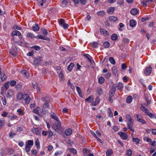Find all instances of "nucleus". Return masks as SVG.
Returning a JSON list of instances; mask_svg holds the SVG:
<instances>
[{"instance_id": "nucleus-1", "label": "nucleus", "mask_w": 156, "mask_h": 156, "mask_svg": "<svg viewBox=\"0 0 156 156\" xmlns=\"http://www.w3.org/2000/svg\"><path fill=\"white\" fill-rule=\"evenodd\" d=\"M53 128L55 131H59L61 129V123L60 121H58L57 122H55L53 126Z\"/></svg>"}, {"instance_id": "nucleus-2", "label": "nucleus", "mask_w": 156, "mask_h": 156, "mask_svg": "<svg viewBox=\"0 0 156 156\" xmlns=\"http://www.w3.org/2000/svg\"><path fill=\"white\" fill-rule=\"evenodd\" d=\"M43 59V57L42 56H39L35 58L33 61V65H38L42 62Z\"/></svg>"}, {"instance_id": "nucleus-3", "label": "nucleus", "mask_w": 156, "mask_h": 156, "mask_svg": "<svg viewBox=\"0 0 156 156\" xmlns=\"http://www.w3.org/2000/svg\"><path fill=\"white\" fill-rule=\"evenodd\" d=\"M58 23L59 25L61 26L65 30L68 29L69 26V24L66 23L65 20H59Z\"/></svg>"}, {"instance_id": "nucleus-4", "label": "nucleus", "mask_w": 156, "mask_h": 156, "mask_svg": "<svg viewBox=\"0 0 156 156\" xmlns=\"http://www.w3.org/2000/svg\"><path fill=\"white\" fill-rule=\"evenodd\" d=\"M133 120H128L127 126L128 129H129L132 132H134V130L132 128L133 126Z\"/></svg>"}, {"instance_id": "nucleus-5", "label": "nucleus", "mask_w": 156, "mask_h": 156, "mask_svg": "<svg viewBox=\"0 0 156 156\" xmlns=\"http://www.w3.org/2000/svg\"><path fill=\"white\" fill-rule=\"evenodd\" d=\"M31 131L33 133H35L37 135H39L41 134V129L39 127L34 128L31 129Z\"/></svg>"}, {"instance_id": "nucleus-6", "label": "nucleus", "mask_w": 156, "mask_h": 156, "mask_svg": "<svg viewBox=\"0 0 156 156\" xmlns=\"http://www.w3.org/2000/svg\"><path fill=\"white\" fill-rule=\"evenodd\" d=\"M118 134L120 136L123 140H126L128 139V136L126 133L120 132L118 133Z\"/></svg>"}, {"instance_id": "nucleus-7", "label": "nucleus", "mask_w": 156, "mask_h": 156, "mask_svg": "<svg viewBox=\"0 0 156 156\" xmlns=\"http://www.w3.org/2000/svg\"><path fill=\"white\" fill-rule=\"evenodd\" d=\"M116 91V88L115 86H113L109 93V98L112 97Z\"/></svg>"}, {"instance_id": "nucleus-8", "label": "nucleus", "mask_w": 156, "mask_h": 156, "mask_svg": "<svg viewBox=\"0 0 156 156\" xmlns=\"http://www.w3.org/2000/svg\"><path fill=\"white\" fill-rule=\"evenodd\" d=\"M23 99L25 101V103L28 104L29 103L30 98L28 94H24V96L23 97Z\"/></svg>"}, {"instance_id": "nucleus-9", "label": "nucleus", "mask_w": 156, "mask_h": 156, "mask_svg": "<svg viewBox=\"0 0 156 156\" xmlns=\"http://www.w3.org/2000/svg\"><path fill=\"white\" fill-rule=\"evenodd\" d=\"M152 68L150 66L149 67H147L144 71V73L146 75L150 74L151 72Z\"/></svg>"}, {"instance_id": "nucleus-10", "label": "nucleus", "mask_w": 156, "mask_h": 156, "mask_svg": "<svg viewBox=\"0 0 156 156\" xmlns=\"http://www.w3.org/2000/svg\"><path fill=\"white\" fill-rule=\"evenodd\" d=\"M130 13L133 15H135L139 13V11L136 9H133L130 11Z\"/></svg>"}, {"instance_id": "nucleus-11", "label": "nucleus", "mask_w": 156, "mask_h": 156, "mask_svg": "<svg viewBox=\"0 0 156 156\" xmlns=\"http://www.w3.org/2000/svg\"><path fill=\"white\" fill-rule=\"evenodd\" d=\"M116 87L118 90H121L123 88V83H122L119 82L116 85Z\"/></svg>"}, {"instance_id": "nucleus-12", "label": "nucleus", "mask_w": 156, "mask_h": 156, "mask_svg": "<svg viewBox=\"0 0 156 156\" xmlns=\"http://www.w3.org/2000/svg\"><path fill=\"white\" fill-rule=\"evenodd\" d=\"M115 9V7H111L110 8H108L107 9V12L109 14H112L114 10Z\"/></svg>"}, {"instance_id": "nucleus-13", "label": "nucleus", "mask_w": 156, "mask_h": 156, "mask_svg": "<svg viewBox=\"0 0 156 156\" xmlns=\"http://www.w3.org/2000/svg\"><path fill=\"white\" fill-rule=\"evenodd\" d=\"M136 24V20H130L129 25L130 27L133 28L135 27Z\"/></svg>"}, {"instance_id": "nucleus-14", "label": "nucleus", "mask_w": 156, "mask_h": 156, "mask_svg": "<svg viewBox=\"0 0 156 156\" xmlns=\"http://www.w3.org/2000/svg\"><path fill=\"white\" fill-rule=\"evenodd\" d=\"M48 100H46L45 99V102L42 105V108H48L49 107V105L48 103Z\"/></svg>"}, {"instance_id": "nucleus-15", "label": "nucleus", "mask_w": 156, "mask_h": 156, "mask_svg": "<svg viewBox=\"0 0 156 156\" xmlns=\"http://www.w3.org/2000/svg\"><path fill=\"white\" fill-rule=\"evenodd\" d=\"M112 69L113 73L115 75V76H118V70L117 68L115 67L114 66L112 67Z\"/></svg>"}, {"instance_id": "nucleus-16", "label": "nucleus", "mask_w": 156, "mask_h": 156, "mask_svg": "<svg viewBox=\"0 0 156 156\" xmlns=\"http://www.w3.org/2000/svg\"><path fill=\"white\" fill-rule=\"evenodd\" d=\"M36 37H37H37L39 39H42L43 40H45L48 41H50V40L49 38H48L45 37H43L41 35H38Z\"/></svg>"}, {"instance_id": "nucleus-17", "label": "nucleus", "mask_w": 156, "mask_h": 156, "mask_svg": "<svg viewBox=\"0 0 156 156\" xmlns=\"http://www.w3.org/2000/svg\"><path fill=\"white\" fill-rule=\"evenodd\" d=\"M13 94V92L12 90H9L8 91L6 94V97L8 98H10Z\"/></svg>"}, {"instance_id": "nucleus-18", "label": "nucleus", "mask_w": 156, "mask_h": 156, "mask_svg": "<svg viewBox=\"0 0 156 156\" xmlns=\"http://www.w3.org/2000/svg\"><path fill=\"white\" fill-rule=\"evenodd\" d=\"M100 32L101 34H103L108 35L109 34L108 32L106 30L102 28L100 29Z\"/></svg>"}, {"instance_id": "nucleus-19", "label": "nucleus", "mask_w": 156, "mask_h": 156, "mask_svg": "<svg viewBox=\"0 0 156 156\" xmlns=\"http://www.w3.org/2000/svg\"><path fill=\"white\" fill-rule=\"evenodd\" d=\"M65 133L66 135L69 136L72 133V130L69 128L66 129L65 131Z\"/></svg>"}, {"instance_id": "nucleus-20", "label": "nucleus", "mask_w": 156, "mask_h": 156, "mask_svg": "<svg viewBox=\"0 0 156 156\" xmlns=\"http://www.w3.org/2000/svg\"><path fill=\"white\" fill-rule=\"evenodd\" d=\"M24 94H23L21 93H18L16 95L17 98L18 100H21L22 99H23Z\"/></svg>"}, {"instance_id": "nucleus-21", "label": "nucleus", "mask_w": 156, "mask_h": 156, "mask_svg": "<svg viewBox=\"0 0 156 156\" xmlns=\"http://www.w3.org/2000/svg\"><path fill=\"white\" fill-rule=\"evenodd\" d=\"M21 34L20 32L19 31L16 30H14L12 33V36L15 35L19 36Z\"/></svg>"}, {"instance_id": "nucleus-22", "label": "nucleus", "mask_w": 156, "mask_h": 156, "mask_svg": "<svg viewBox=\"0 0 156 156\" xmlns=\"http://www.w3.org/2000/svg\"><path fill=\"white\" fill-rule=\"evenodd\" d=\"M51 117L53 119H54L56 120L57 122L59 121L58 119V118L57 117V116L54 113H53V114H51L50 115Z\"/></svg>"}, {"instance_id": "nucleus-23", "label": "nucleus", "mask_w": 156, "mask_h": 156, "mask_svg": "<svg viewBox=\"0 0 156 156\" xmlns=\"http://www.w3.org/2000/svg\"><path fill=\"white\" fill-rule=\"evenodd\" d=\"M105 11L104 10L98 11L97 13V15L100 16H103L105 15Z\"/></svg>"}, {"instance_id": "nucleus-24", "label": "nucleus", "mask_w": 156, "mask_h": 156, "mask_svg": "<svg viewBox=\"0 0 156 156\" xmlns=\"http://www.w3.org/2000/svg\"><path fill=\"white\" fill-rule=\"evenodd\" d=\"M27 37L28 38H37L36 36H34V35L31 33H28L27 34Z\"/></svg>"}, {"instance_id": "nucleus-25", "label": "nucleus", "mask_w": 156, "mask_h": 156, "mask_svg": "<svg viewBox=\"0 0 156 156\" xmlns=\"http://www.w3.org/2000/svg\"><path fill=\"white\" fill-rule=\"evenodd\" d=\"M74 64L73 63H71L69 65L67 68V69L69 71H71L73 69V68L74 66Z\"/></svg>"}, {"instance_id": "nucleus-26", "label": "nucleus", "mask_w": 156, "mask_h": 156, "mask_svg": "<svg viewBox=\"0 0 156 156\" xmlns=\"http://www.w3.org/2000/svg\"><path fill=\"white\" fill-rule=\"evenodd\" d=\"M33 30L34 31H38L39 30V27L37 24H35L34 26L32 27Z\"/></svg>"}, {"instance_id": "nucleus-27", "label": "nucleus", "mask_w": 156, "mask_h": 156, "mask_svg": "<svg viewBox=\"0 0 156 156\" xmlns=\"http://www.w3.org/2000/svg\"><path fill=\"white\" fill-rule=\"evenodd\" d=\"M105 82V79L103 77H100L98 78V83L100 84H102Z\"/></svg>"}, {"instance_id": "nucleus-28", "label": "nucleus", "mask_w": 156, "mask_h": 156, "mask_svg": "<svg viewBox=\"0 0 156 156\" xmlns=\"http://www.w3.org/2000/svg\"><path fill=\"white\" fill-rule=\"evenodd\" d=\"M112 153V151L111 149H108L107 151L106 154L107 156H110Z\"/></svg>"}, {"instance_id": "nucleus-29", "label": "nucleus", "mask_w": 156, "mask_h": 156, "mask_svg": "<svg viewBox=\"0 0 156 156\" xmlns=\"http://www.w3.org/2000/svg\"><path fill=\"white\" fill-rule=\"evenodd\" d=\"M117 38L118 36L115 34H112L111 36V38L112 40L113 41L116 40L117 39Z\"/></svg>"}, {"instance_id": "nucleus-30", "label": "nucleus", "mask_w": 156, "mask_h": 156, "mask_svg": "<svg viewBox=\"0 0 156 156\" xmlns=\"http://www.w3.org/2000/svg\"><path fill=\"white\" fill-rule=\"evenodd\" d=\"M96 92L99 95H101L103 93V90L101 88H98Z\"/></svg>"}, {"instance_id": "nucleus-31", "label": "nucleus", "mask_w": 156, "mask_h": 156, "mask_svg": "<svg viewBox=\"0 0 156 156\" xmlns=\"http://www.w3.org/2000/svg\"><path fill=\"white\" fill-rule=\"evenodd\" d=\"M133 99L132 97L131 96H128L126 99V102L128 103H130L131 102Z\"/></svg>"}, {"instance_id": "nucleus-32", "label": "nucleus", "mask_w": 156, "mask_h": 156, "mask_svg": "<svg viewBox=\"0 0 156 156\" xmlns=\"http://www.w3.org/2000/svg\"><path fill=\"white\" fill-rule=\"evenodd\" d=\"M103 46L106 48H108L110 46V44L108 41H106L103 43Z\"/></svg>"}, {"instance_id": "nucleus-33", "label": "nucleus", "mask_w": 156, "mask_h": 156, "mask_svg": "<svg viewBox=\"0 0 156 156\" xmlns=\"http://www.w3.org/2000/svg\"><path fill=\"white\" fill-rule=\"evenodd\" d=\"M132 140H133V141L134 142H135L136 143V144H139L140 141V140L138 138H137V137L133 138Z\"/></svg>"}, {"instance_id": "nucleus-34", "label": "nucleus", "mask_w": 156, "mask_h": 156, "mask_svg": "<svg viewBox=\"0 0 156 156\" xmlns=\"http://www.w3.org/2000/svg\"><path fill=\"white\" fill-rule=\"evenodd\" d=\"M76 90H77L78 93L80 96H81V95H82V90H81L80 88L79 87H78V86H76Z\"/></svg>"}, {"instance_id": "nucleus-35", "label": "nucleus", "mask_w": 156, "mask_h": 156, "mask_svg": "<svg viewBox=\"0 0 156 156\" xmlns=\"http://www.w3.org/2000/svg\"><path fill=\"white\" fill-rule=\"evenodd\" d=\"M32 86L34 89H36L38 91H39L40 90V88L38 86L37 84L35 83V84H33Z\"/></svg>"}, {"instance_id": "nucleus-36", "label": "nucleus", "mask_w": 156, "mask_h": 156, "mask_svg": "<svg viewBox=\"0 0 156 156\" xmlns=\"http://www.w3.org/2000/svg\"><path fill=\"white\" fill-rule=\"evenodd\" d=\"M92 97L93 96H92L89 97L85 99V101L89 102H91L93 100V98Z\"/></svg>"}, {"instance_id": "nucleus-37", "label": "nucleus", "mask_w": 156, "mask_h": 156, "mask_svg": "<svg viewBox=\"0 0 156 156\" xmlns=\"http://www.w3.org/2000/svg\"><path fill=\"white\" fill-rule=\"evenodd\" d=\"M7 78L6 75L5 74H2L1 77L2 80L4 81Z\"/></svg>"}, {"instance_id": "nucleus-38", "label": "nucleus", "mask_w": 156, "mask_h": 156, "mask_svg": "<svg viewBox=\"0 0 156 156\" xmlns=\"http://www.w3.org/2000/svg\"><path fill=\"white\" fill-rule=\"evenodd\" d=\"M35 144L37 146V149H39L40 148V142L38 139L36 140L35 142Z\"/></svg>"}, {"instance_id": "nucleus-39", "label": "nucleus", "mask_w": 156, "mask_h": 156, "mask_svg": "<svg viewBox=\"0 0 156 156\" xmlns=\"http://www.w3.org/2000/svg\"><path fill=\"white\" fill-rule=\"evenodd\" d=\"M108 113L109 114V117H113V113L109 108H108Z\"/></svg>"}, {"instance_id": "nucleus-40", "label": "nucleus", "mask_w": 156, "mask_h": 156, "mask_svg": "<svg viewBox=\"0 0 156 156\" xmlns=\"http://www.w3.org/2000/svg\"><path fill=\"white\" fill-rule=\"evenodd\" d=\"M31 48H34L37 51L39 50L41 48L40 46H37V45H34L31 47Z\"/></svg>"}, {"instance_id": "nucleus-41", "label": "nucleus", "mask_w": 156, "mask_h": 156, "mask_svg": "<svg viewBox=\"0 0 156 156\" xmlns=\"http://www.w3.org/2000/svg\"><path fill=\"white\" fill-rule=\"evenodd\" d=\"M83 151L84 153V155L85 156H87V154H86L87 153H89L90 151L87 149L84 148L83 149Z\"/></svg>"}, {"instance_id": "nucleus-42", "label": "nucleus", "mask_w": 156, "mask_h": 156, "mask_svg": "<svg viewBox=\"0 0 156 156\" xmlns=\"http://www.w3.org/2000/svg\"><path fill=\"white\" fill-rule=\"evenodd\" d=\"M1 99L2 102L3 104L4 105H5L6 104V101L5 97L4 96L3 97H2Z\"/></svg>"}, {"instance_id": "nucleus-43", "label": "nucleus", "mask_w": 156, "mask_h": 156, "mask_svg": "<svg viewBox=\"0 0 156 156\" xmlns=\"http://www.w3.org/2000/svg\"><path fill=\"white\" fill-rule=\"evenodd\" d=\"M109 60L112 64H115V60L113 57H110L109 58Z\"/></svg>"}, {"instance_id": "nucleus-44", "label": "nucleus", "mask_w": 156, "mask_h": 156, "mask_svg": "<svg viewBox=\"0 0 156 156\" xmlns=\"http://www.w3.org/2000/svg\"><path fill=\"white\" fill-rule=\"evenodd\" d=\"M5 123V121L4 120L0 119V128H1L4 125Z\"/></svg>"}, {"instance_id": "nucleus-45", "label": "nucleus", "mask_w": 156, "mask_h": 156, "mask_svg": "<svg viewBox=\"0 0 156 156\" xmlns=\"http://www.w3.org/2000/svg\"><path fill=\"white\" fill-rule=\"evenodd\" d=\"M40 107H37L36 108L33 110V112L37 114L38 113L39 111L40 110Z\"/></svg>"}, {"instance_id": "nucleus-46", "label": "nucleus", "mask_w": 156, "mask_h": 156, "mask_svg": "<svg viewBox=\"0 0 156 156\" xmlns=\"http://www.w3.org/2000/svg\"><path fill=\"white\" fill-rule=\"evenodd\" d=\"M31 147V146L26 144L25 146V150H26V152H29L30 150Z\"/></svg>"}, {"instance_id": "nucleus-47", "label": "nucleus", "mask_w": 156, "mask_h": 156, "mask_svg": "<svg viewBox=\"0 0 156 156\" xmlns=\"http://www.w3.org/2000/svg\"><path fill=\"white\" fill-rule=\"evenodd\" d=\"M98 43L97 42H94L92 43V47L94 48H97L98 45Z\"/></svg>"}, {"instance_id": "nucleus-48", "label": "nucleus", "mask_w": 156, "mask_h": 156, "mask_svg": "<svg viewBox=\"0 0 156 156\" xmlns=\"http://www.w3.org/2000/svg\"><path fill=\"white\" fill-rule=\"evenodd\" d=\"M69 151L73 153L74 154H76L77 151L76 149L74 148H71L69 149Z\"/></svg>"}, {"instance_id": "nucleus-49", "label": "nucleus", "mask_w": 156, "mask_h": 156, "mask_svg": "<svg viewBox=\"0 0 156 156\" xmlns=\"http://www.w3.org/2000/svg\"><path fill=\"white\" fill-rule=\"evenodd\" d=\"M33 145V141L32 140H28V144L27 145H28L29 146H31V147Z\"/></svg>"}, {"instance_id": "nucleus-50", "label": "nucleus", "mask_w": 156, "mask_h": 156, "mask_svg": "<svg viewBox=\"0 0 156 156\" xmlns=\"http://www.w3.org/2000/svg\"><path fill=\"white\" fill-rule=\"evenodd\" d=\"M16 84V82L15 80L11 81L10 83V85L11 86H13Z\"/></svg>"}, {"instance_id": "nucleus-51", "label": "nucleus", "mask_w": 156, "mask_h": 156, "mask_svg": "<svg viewBox=\"0 0 156 156\" xmlns=\"http://www.w3.org/2000/svg\"><path fill=\"white\" fill-rule=\"evenodd\" d=\"M136 115L137 120L138 121L141 118H142L141 116L139 114H137L136 115Z\"/></svg>"}, {"instance_id": "nucleus-52", "label": "nucleus", "mask_w": 156, "mask_h": 156, "mask_svg": "<svg viewBox=\"0 0 156 156\" xmlns=\"http://www.w3.org/2000/svg\"><path fill=\"white\" fill-rule=\"evenodd\" d=\"M16 135V134L13 132H10L9 134V136L10 138H12L14 136Z\"/></svg>"}, {"instance_id": "nucleus-53", "label": "nucleus", "mask_w": 156, "mask_h": 156, "mask_svg": "<svg viewBox=\"0 0 156 156\" xmlns=\"http://www.w3.org/2000/svg\"><path fill=\"white\" fill-rule=\"evenodd\" d=\"M9 52L12 55H13L14 57H15L16 55V52L13 51H12V50H10Z\"/></svg>"}, {"instance_id": "nucleus-54", "label": "nucleus", "mask_w": 156, "mask_h": 156, "mask_svg": "<svg viewBox=\"0 0 156 156\" xmlns=\"http://www.w3.org/2000/svg\"><path fill=\"white\" fill-rule=\"evenodd\" d=\"M147 115L151 118H154V115L153 114L151 113H149V112L147 114Z\"/></svg>"}, {"instance_id": "nucleus-55", "label": "nucleus", "mask_w": 156, "mask_h": 156, "mask_svg": "<svg viewBox=\"0 0 156 156\" xmlns=\"http://www.w3.org/2000/svg\"><path fill=\"white\" fill-rule=\"evenodd\" d=\"M42 112L44 113V114H47L48 112V111L46 109V108H42Z\"/></svg>"}, {"instance_id": "nucleus-56", "label": "nucleus", "mask_w": 156, "mask_h": 156, "mask_svg": "<svg viewBox=\"0 0 156 156\" xmlns=\"http://www.w3.org/2000/svg\"><path fill=\"white\" fill-rule=\"evenodd\" d=\"M4 86L5 87L6 90H7L9 87V83L7 82H6L4 84Z\"/></svg>"}, {"instance_id": "nucleus-57", "label": "nucleus", "mask_w": 156, "mask_h": 156, "mask_svg": "<svg viewBox=\"0 0 156 156\" xmlns=\"http://www.w3.org/2000/svg\"><path fill=\"white\" fill-rule=\"evenodd\" d=\"M8 153L9 154H11L14 153V150L12 148H9L8 150Z\"/></svg>"}, {"instance_id": "nucleus-58", "label": "nucleus", "mask_w": 156, "mask_h": 156, "mask_svg": "<svg viewBox=\"0 0 156 156\" xmlns=\"http://www.w3.org/2000/svg\"><path fill=\"white\" fill-rule=\"evenodd\" d=\"M111 76V73H108L105 75V77L107 78L108 79Z\"/></svg>"}, {"instance_id": "nucleus-59", "label": "nucleus", "mask_w": 156, "mask_h": 156, "mask_svg": "<svg viewBox=\"0 0 156 156\" xmlns=\"http://www.w3.org/2000/svg\"><path fill=\"white\" fill-rule=\"evenodd\" d=\"M67 2L66 0H63L62 1V6H65L67 4Z\"/></svg>"}, {"instance_id": "nucleus-60", "label": "nucleus", "mask_w": 156, "mask_h": 156, "mask_svg": "<svg viewBox=\"0 0 156 156\" xmlns=\"http://www.w3.org/2000/svg\"><path fill=\"white\" fill-rule=\"evenodd\" d=\"M22 72L23 74L24 75L26 76V77H28V76L27 75L28 73L27 71L24 70L22 71Z\"/></svg>"}, {"instance_id": "nucleus-61", "label": "nucleus", "mask_w": 156, "mask_h": 156, "mask_svg": "<svg viewBox=\"0 0 156 156\" xmlns=\"http://www.w3.org/2000/svg\"><path fill=\"white\" fill-rule=\"evenodd\" d=\"M87 1V0H80L81 3L83 5H84L86 3Z\"/></svg>"}, {"instance_id": "nucleus-62", "label": "nucleus", "mask_w": 156, "mask_h": 156, "mask_svg": "<svg viewBox=\"0 0 156 156\" xmlns=\"http://www.w3.org/2000/svg\"><path fill=\"white\" fill-rule=\"evenodd\" d=\"M126 118L128 120H133V119H132L131 116L129 114H127L126 115Z\"/></svg>"}, {"instance_id": "nucleus-63", "label": "nucleus", "mask_w": 156, "mask_h": 156, "mask_svg": "<svg viewBox=\"0 0 156 156\" xmlns=\"http://www.w3.org/2000/svg\"><path fill=\"white\" fill-rule=\"evenodd\" d=\"M46 1V0H39V3H40L41 6H42Z\"/></svg>"}, {"instance_id": "nucleus-64", "label": "nucleus", "mask_w": 156, "mask_h": 156, "mask_svg": "<svg viewBox=\"0 0 156 156\" xmlns=\"http://www.w3.org/2000/svg\"><path fill=\"white\" fill-rule=\"evenodd\" d=\"M144 140L147 141L148 142H152L151 140L148 137L144 138Z\"/></svg>"}]
</instances>
